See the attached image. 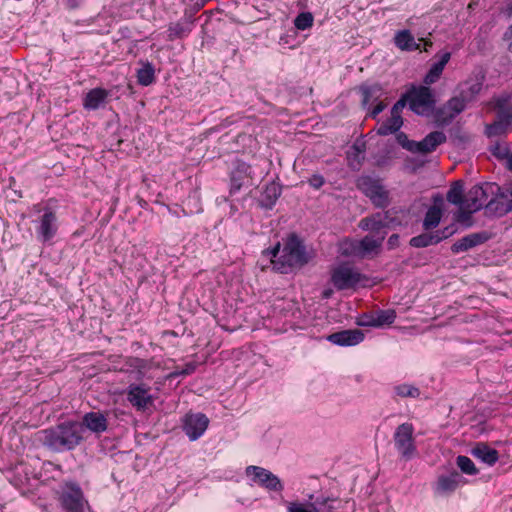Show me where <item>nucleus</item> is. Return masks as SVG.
Returning <instances> with one entry per match:
<instances>
[{"instance_id": "obj_51", "label": "nucleus", "mask_w": 512, "mask_h": 512, "mask_svg": "<svg viewBox=\"0 0 512 512\" xmlns=\"http://www.w3.org/2000/svg\"><path fill=\"white\" fill-rule=\"evenodd\" d=\"M460 207V211L457 213L456 215V220L458 222H465L467 220L470 219V215L473 213V212H469V210L465 209L463 206H459Z\"/></svg>"}, {"instance_id": "obj_2", "label": "nucleus", "mask_w": 512, "mask_h": 512, "mask_svg": "<svg viewBox=\"0 0 512 512\" xmlns=\"http://www.w3.org/2000/svg\"><path fill=\"white\" fill-rule=\"evenodd\" d=\"M43 443L56 452L76 448L84 440V429L78 421H65L43 430Z\"/></svg>"}, {"instance_id": "obj_56", "label": "nucleus", "mask_w": 512, "mask_h": 512, "mask_svg": "<svg viewBox=\"0 0 512 512\" xmlns=\"http://www.w3.org/2000/svg\"><path fill=\"white\" fill-rule=\"evenodd\" d=\"M398 242V235L397 234H393L389 237L388 239V245L390 248H393Z\"/></svg>"}, {"instance_id": "obj_23", "label": "nucleus", "mask_w": 512, "mask_h": 512, "mask_svg": "<svg viewBox=\"0 0 512 512\" xmlns=\"http://www.w3.org/2000/svg\"><path fill=\"white\" fill-rule=\"evenodd\" d=\"M471 454L489 466L494 465L499 459L498 451L485 443H477L476 446L472 448Z\"/></svg>"}, {"instance_id": "obj_24", "label": "nucleus", "mask_w": 512, "mask_h": 512, "mask_svg": "<svg viewBox=\"0 0 512 512\" xmlns=\"http://www.w3.org/2000/svg\"><path fill=\"white\" fill-rule=\"evenodd\" d=\"M109 95V92L103 88H94L90 90L83 101V106L87 110H96L100 108Z\"/></svg>"}, {"instance_id": "obj_18", "label": "nucleus", "mask_w": 512, "mask_h": 512, "mask_svg": "<svg viewBox=\"0 0 512 512\" xmlns=\"http://www.w3.org/2000/svg\"><path fill=\"white\" fill-rule=\"evenodd\" d=\"M83 429H88L95 434H102L108 428V419L106 415L100 411H91L82 417Z\"/></svg>"}, {"instance_id": "obj_35", "label": "nucleus", "mask_w": 512, "mask_h": 512, "mask_svg": "<svg viewBox=\"0 0 512 512\" xmlns=\"http://www.w3.org/2000/svg\"><path fill=\"white\" fill-rule=\"evenodd\" d=\"M438 243L439 238H435L434 233H423L410 239V245L415 248H424Z\"/></svg>"}, {"instance_id": "obj_15", "label": "nucleus", "mask_w": 512, "mask_h": 512, "mask_svg": "<svg viewBox=\"0 0 512 512\" xmlns=\"http://www.w3.org/2000/svg\"><path fill=\"white\" fill-rule=\"evenodd\" d=\"M326 339L338 346H355L364 340V333L359 329H348L332 333Z\"/></svg>"}, {"instance_id": "obj_44", "label": "nucleus", "mask_w": 512, "mask_h": 512, "mask_svg": "<svg viewBox=\"0 0 512 512\" xmlns=\"http://www.w3.org/2000/svg\"><path fill=\"white\" fill-rule=\"evenodd\" d=\"M506 129L507 128H505V126H503L501 121L497 118L496 122H494L493 124H490L486 127V134L489 137L497 136V135L504 133L506 131Z\"/></svg>"}, {"instance_id": "obj_42", "label": "nucleus", "mask_w": 512, "mask_h": 512, "mask_svg": "<svg viewBox=\"0 0 512 512\" xmlns=\"http://www.w3.org/2000/svg\"><path fill=\"white\" fill-rule=\"evenodd\" d=\"M398 144L411 153H415L416 141L409 140L408 136L403 132H398L396 135Z\"/></svg>"}, {"instance_id": "obj_33", "label": "nucleus", "mask_w": 512, "mask_h": 512, "mask_svg": "<svg viewBox=\"0 0 512 512\" xmlns=\"http://www.w3.org/2000/svg\"><path fill=\"white\" fill-rule=\"evenodd\" d=\"M402 125L403 120H399L396 119L395 117L390 116V118H388L377 128V134L381 136L394 134L399 131Z\"/></svg>"}, {"instance_id": "obj_43", "label": "nucleus", "mask_w": 512, "mask_h": 512, "mask_svg": "<svg viewBox=\"0 0 512 512\" xmlns=\"http://www.w3.org/2000/svg\"><path fill=\"white\" fill-rule=\"evenodd\" d=\"M406 105H408L406 98L404 95H402L400 99L392 106L391 116L395 117L396 119L403 120L401 114Z\"/></svg>"}, {"instance_id": "obj_48", "label": "nucleus", "mask_w": 512, "mask_h": 512, "mask_svg": "<svg viewBox=\"0 0 512 512\" xmlns=\"http://www.w3.org/2000/svg\"><path fill=\"white\" fill-rule=\"evenodd\" d=\"M265 195L270 203L273 204L280 196V190L275 185H271L266 188Z\"/></svg>"}, {"instance_id": "obj_12", "label": "nucleus", "mask_w": 512, "mask_h": 512, "mask_svg": "<svg viewBox=\"0 0 512 512\" xmlns=\"http://www.w3.org/2000/svg\"><path fill=\"white\" fill-rule=\"evenodd\" d=\"M209 419L203 413L186 414L182 421V428L191 441L199 439L206 431Z\"/></svg>"}, {"instance_id": "obj_41", "label": "nucleus", "mask_w": 512, "mask_h": 512, "mask_svg": "<svg viewBox=\"0 0 512 512\" xmlns=\"http://www.w3.org/2000/svg\"><path fill=\"white\" fill-rule=\"evenodd\" d=\"M512 101V94L511 93H502L499 96L494 98V104L495 108L498 110V112L503 111L504 109L511 108L510 103Z\"/></svg>"}, {"instance_id": "obj_27", "label": "nucleus", "mask_w": 512, "mask_h": 512, "mask_svg": "<svg viewBox=\"0 0 512 512\" xmlns=\"http://www.w3.org/2000/svg\"><path fill=\"white\" fill-rule=\"evenodd\" d=\"M396 319L394 310H381L375 317H371L369 322H358L361 326L380 327L386 324H392Z\"/></svg>"}, {"instance_id": "obj_31", "label": "nucleus", "mask_w": 512, "mask_h": 512, "mask_svg": "<svg viewBox=\"0 0 512 512\" xmlns=\"http://www.w3.org/2000/svg\"><path fill=\"white\" fill-rule=\"evenodd\" d=\"M441 217V208L438 206H431L425 214V218L423 220V228L425 230H430L437 227L441 221Z\"/></svg>"}, {"instance_id": "obj_30", "label": "nucleus", "mask_w": 512, "mask_h": 512, "mask_svg": "<svg viewBox=\"0 0 512 512\" xmlns=\"http://www.w3.org/2000/svg\"><path fill=\"white\" fill-rule=\"evenodd\" d=\"M447 200L449 203L463 206L465 202L464 187L461 181H456L447 192Z\"/></svg>"}, {"instance_id": "obj_21", "label": "nucleus", "mask_w": 512, "mask_h": 512, "mask_svg": "<svg viewBox=\"0 0 512 512\" xmlns=\"http://www.w3.org/2000/svg\"><path fill=\"white\" fill-rule=\"evenodd\" d=\"M446 135L442 131L429 133L422 141H416L415 153L427 154L433 152L439 145L446 141Z\"/></svg>"}, {"instance_id": "obj_28", "label": "nucleus", "mask_w": 512, "mask_h": 512, "mask_svg": "<svg viewBox=\"0 0 512 512\" xmlns=\"http://www.w3.org/2000/svg\"><path fill=\"white\" fill-rule=\"evenodd\" d=\"M484 77H477L476 79L468 80L464 83L461 89V94L470 102L472 101L483 88Z\"/></svg>"}, {"instance_id": "obj_8", "label": "nucleus", "mask_w": 512, "mask_h": 512, "mask_svg": "<svg viewBox=\"0 0 512 512\" xmlns=\"http://www.w3.org/2000/svg\"><path fill=\"white\" fill-rule=\"evenodd\" d=\"M358 188L370 198L376 207L384 208L389 203L388 191L379 179L371 176H362L357 181Z\"/></svg>"}, {"instance_id": "obj_59", "label": "nucleus", "mask_w": 512, "mask_h": 512, "mask_svg": "<svg viewBox=\"0 0 512 512\" xmlns=\"http://www.w3.org/2000/svg\"><path fill=\"white\" fill-rule=\"evenodd\" d=\"M369 321H370V319L369 320L364 319V320H361L360 322H369Z\"/></svg>"}, {"instance_id": "obj_57", "label": "nucleus", "mask_w": 512, "mask_h": 512, "mask_svg": "<svg viewBox=\"0 0 512 512\" xmlns=\"http://www.w3.org/2000/svg\"><path fill=\"white\" fill-rule=\"evenodd\" d=\"M431 46H432V42L431 41H426L425 42V49L424 50L427 51L428 47H431Z\"/></svg>"}, {"instance_id": "obj_17", "label": "nucleus", "mask_w": 512, "mask_h": 512, "mask_svg": "<svg viewBox=\"0 0 512 512\" xmlns=\"http://www.w3.org/2000/svg\"><path fill=\"white\" fill-rule=\"evenodd\" d=\"M490 213L503 216L512 211V189L497 194L486 205Z\"/></svg>"}, {"instance_id": "obj_29", "label": "nucleus", "mask_w": 512, "mask_h": 512, "mask_svg": "<svg viewBox=\"0 0 512 512\" xmlns=\"http://www.w3.org/2000/svg\"><path fill=\"white\" fill-rule=\"evenodd\" d=\"M313 495L309 496V500L312 501ZM337 498L330 497H318L314 502H309V506L313 509V512H331L335 510Z\"/></svg>"}, {"instance_id": "obj_55", "label": "nucleus", "mask_w": 512, "mask_h": 512, "mask_svg": "<svg viewBox=\"0 0 512 512\" xmlns=\"http://www.w3.org/2000/svg\"><path fill=\"white\" fill-rule=\"evenodd\" d=\"M65 5L69 9H76L79 7V0H65Z\"/></svg>"}, {"instance_id": "obj_60", "label": "nucleus", "mask_w": 512, "mask_h": 512, "mask_svg": "<svg viewBox=\"0 0 512 512\" xmlns=\"http://www.w3.org/2000/svg\"><path fill=\"white\" fill-rule=\"evenodd\" d=\"M510 32L512 33V24H511V27H510Z\"/></svg>"}, {"instance_id": "obj_7", "label": "nucleus", "mask_w": 512, "mask_h": 512, "mask_svg": "<svg viewBox=\"0 0 512 512\" xmlns=\"http://www.w3.org/2000/svg\"><path fill=\"white\" fill-rule=\"evenodd\" d=\"M500 191L495 183H483L474 185L465 195L464 208L469 212H477L483 207L486 208L490 195Z\"/></svg>"}, {"instance_id": "obj_11", "label": "nucleus", "mask_w": 512, "mask_h": 512, "mask_svg": "<svg viewBox=\"0 0 512 512\" xmlns=\"http://www.w3.org/2000/svg\"><path fill=\"white\" fill-rule=\"evenodd\" d=\"M362 279L361 274L349 265H339L331 275V281L338 290H345L356 286Z\"/></svg>"}, {"instance_id": "obj_49", "label": "nucleus", "mask_w": 512, "mask_h": 512, "mask_svg": "<svg viewBox=\"0 0 512 512\" xmlns=\"http://www.w3.org/2000/svg\"><path fill=\"white\" fill-rule=\"evenodd\" d=\"M308 183L311 187L319 189L324 185L325 180L322 175L314 174L309 178Z\"/></svg>"}, {"instance_id": "obj_58", "label": "nucleus", "mask_w": 512, "mask_h": 512, "mask_svg": "<svg viewBox=\"0 0 512 512\" xmlns=\"http://www.w3.org/2000/svg\"><path fill=\"white\" fill-rule=\"evenodd\" d=\"M509 50L512 51V41L509 43Z\"/></svg>"}, {"instance_id": "obj_39", "label": "nucleus", "mask_w": 512, "mask_h": 512, "mask_svg": "<svg viewBox=\"0 0 512 512\" xmlns=\"http://www.w3.org/2000/svg\"><path fill=\"white\" fill-rule=\"evenodd\" d=\"M456 463L459 469L465 474L476 475L478 473V469L476 468L475 464L467 456H458L456 459Z\"/></svg>"}, {"instance_id": "obj_16", "label": "nucleus", "mask_w": 512, "mask_h": 512, "mask_svg": "<svg viewBox=\"0 0 512 512\" xmlns=\"http://www.w3.org/2000/svg\"><path fill=\"white\" fill-rule=\"evenodd\" d=\"M251 179V166L243 161L237 162L230 178V193L235 194L239 192L244 185L250 183Z\"/></svg>"}, {"instance_id": "obj_52", "label": "nucleus", "mask_w": 512, "mask_h": 512, "mask_svg": "<svg viewBox=\"0 0 512 512\" xmlns=\"http://www.w3.org/2000/svg\"><path fill=\"white\" fill-rule=\"evenodd\" d=\"M196 369V366L195 364L193 363H188L186 364L185 368L183 370H176L173 374L175 376H184V375H189V374H192Z\"/></svg>"}, {"instance_id": "obj_54", "label": "nucleus", "mask_w": 512, "mask_h": 512, "mask_svg": "<svg viewBox=\"0 0 512 512\" xmlns=\"http://www.w3.org/2000/svg\"><path fill=\"white\" fill-rule=\"evenodd\" d=\"M386 108V104L382 101L378 102L370 112V116L372 118H376L384 109Z\"/></svg>"}, {"instance_id": "obj_37", "label": "nucleus", "mask_w": 512, "mask_h": 512, "mask_svg": "<svg viewBox=\"0 0 512 512\" xmlns=\"http://www.w3.org/2000/svg\"><path fill=\"white\" fill-rule=\"evenodd\" d=\"M154 68L152 64L146 63L143 65L142 68H140L137 71V80L138 83L143 86H148L154 82L155 76H154Z\"/></svg>"}, {"instance_id": "obj_5", "label": "nucleus", "mask_w": 512, "mask_h": 512, "mask_svg": "<svg viewBox=\"0 0 512 512\" xmlns=\"http://www.w3.org/2000/svg\"><path fill=\"white\" fill-rule=\"evenodd\" d=\"M407 104L415 114L429 115L435 107V95L427 85H412L404 94Z\"/></svg>"}, {"instance_id": "obj_26", "label": "nucleus", "mask_w": 512, "mask_h": 512, "mask_svg": "<svg viewBox=\"0 0 512 512\" xmlns=\"http://www.w3.org/2000/svg\"><path fill=\"white\" fill-rule=\"evenodd\" d=\"M469 101L460 93V96L452 97L443 107V112L449 120L459 115Z\"/></svg>"}, {"instance_id": "obj_25", "label": "nucleus", "mask_w": 512, "mask_h": 512, "mask_svg": "<svg viewBox=\"0 0 512 512\" xmlns=\"http://www.w3.org/2000/svg\"><path fill=\"white\" fill-rule=\"evenodd\" d=\"M393 42L401 51H415L420 48L415 42L414 36L408 29L399 30L395 33Z\"/></svg>"}, {"instance_id": "obj_40", "label": "nucleus", "mask_w": 512, "mask_h": 512, "mask_svg": "<svg viewBox=\"0 0 512 512\" xmlns=\"http://www.w3.org/2000/svg\"><path fill=\"white\" fill-rule=\"evenodd\" d=\"M313 15L310 12L300 13L294 20V25L298 30H306L313 25Z\"/></svg>"}, {"instance_id": "obj_50", "label": "nucleus", "mask_w": 512, "mask_h": 512, "mask_svg": "<svg viewBox=\"0 0 512 512\" xmlns=\"http://www.w3.org/2000/svg\"><path fill=\"white\" fill-rule=\"evenodd\" d=\"M454 232H455V229L453 227H445L442 230L436 231L434 233V235H435V238H439V242H441L442 240L452 236L454 234Z\"/></svg>"}, {"instance_id": "obj_3", "label": "nucleus", "mask_w": 512, "mask_h": 512, "mask_svg": "<svg viewBox=\"0 0 512 512\" xmlns=\"http://www.w3.org/2000/svg\"><path fill=\"white\" fill-rule=\"evenodd\" d=\"M386 214L376 213L371 217L360 220L359 227L362 230H369L372 234L366 235L360 240V257H373L379 254L382 243L387 232Z\"/></svg>"}, {"instance_id": "obj_13", "label": "nucleus", "mask_w": 512, "mask_h": 512, "mask_svg": "<svg viewBox=\"0 0 512 512\" xmlns=\"http://www.w3.org/2000/svg\"><path fill=\"white\" fill-rule=\"evenodd\" d=\"M126 395L128 402L138 411L146 410L153 403L150 387L146 384H130Z\"/></svg>"}, {"instance_id": "obj_47", "label": "nucleus", "mask_w": 512, "mask_h": 512, "mask_svg": "<svg viewBox=\"0 0 512 512\" xmlns=\"http://www.w3.org/2000/svg\"><path fill=\"white\" fill-rule=\"evenodd\" d=\"M288 512H313V509L309 506V503L291 502L288 505Z\"/></svg>"}, {"instance_id": "obj_36", "label": "nucleus", "mask_w": 512, "mask_h": 512, "mask_svg": "<svg viewBox=\"0 0 512 512\" xmlns=\"http://www.w3.org/2000/svg\"><path fill=\"white\" fill-rule=\"evenodd\" d=\"M361 91L363 94V103L368 104L370 102H374L379 99L383 94V89L379 84H373L370 86L361 87Z\"/></svg>"}, {"instance_id": "obj_4", "label": "nucleus", "mask_w": 512, "mask_h": 512, "mask_svg": "<svg viewBox=\"0 0 512 512\" xmlns=\"http://www.w3.org/2000/svg\"><path fill=\"white\" fill-rule=\"evenodd\" d=\"M58 502L63 512H90V505L76 482H66L61 487Z\"/></svg>"}, {"instance_id": "obj_1", "label": "nucleus", "mask_w": 512, "mask_h": 512, "mask_svg": "<svg viewBox=\"0 0 512 512\" xmlns=\"http://www.w3.org/2000/svg\"><path fill=\"white\" fill-rule=\"evenodd\" d=\"M265 253L272 257L273 269L282 274L290 273L294 269L304 266L311 258L303 242L295 234L287 237L281 251L280 243H277L274 248Z\"/></svg>"}, {"instance_id": "obj_19", "label": "nucleus", "mask_w": 512, "mask_h": 512, "mask_svg": "<svg viewBox=\"0 0 512 512\" xmlns=\"http://www.w3.org/2000/svg\"><path fill=\"white\" fill-rule=\"evenodd\" d=\"M489 239V236L486 232H480V233H472L469 235H466L456 241L451 246V251L455 254L468 251L471 248H474L480 244H483Z\"/></svg>"}, {"instance_id": "obj_53", "label": "nucleus", "mask_w": 512, "mask_h": 512, "mask_svg": "<svg viewBox=\"0 0 512 512\" xmlns=\"http://www.w3.org/2000/svg\"><path fill=\"white\" fill-rule=\"evenodd\" d=\"M130 366L141 372L147 368V362L140 358H134Z\"/></svg>"}, {"instance_id": "obj_38", "label": "nucleus", "mask_w": 512, "mask_h": 512, "mask_svg": "<svg viewBox=\"0 0 512 512\" xmlns=\"http://www.w3.org/2000/svg\"><path fill=\"white\" fill-rule=\"evenodd\" d=\"M394 392L397 396L402 398H418L420 396V390L414 385L410 384H399L394 387Z\"/></svg>"}, {"instance_id": "obj_14", "label": "nucleus", "mask_w": 512, "mask_h": 512, "mask_svg": "<svg viewBox=\"0 0 512 512\" xmlns=\"http://www.w3.org/2000/svg\"><path fill=\"white\" fill-rule=\"evenodd\" d=\"M467 483L466 479L457 471L440 475L436 481L434 492L444 496L453 493L457 488Z\"/></svg>"}, {"instance_id": "obj_6", "label": "nucleus", "mask_w": 512, "mask_h": 512, "mask_svg": "<svg viewBox=\"0 0 512 512\" xmlns=\"http://www.w3.org/2000/svg\"><path fill=\"white\" fill-rule=\"evenodd\" d=\"M414 430L412 423L405 422L400 424L393 434L395 448L405 460H411L417 453Z\"/></svg>"}, {"instance_id": "obj_10", "label": "nucleus", "mask_w": 512, "mask_h": 512, "mask_svg": "<svg viewBox=\"0 0 512 512\" xmlns=\"http://www.w3.org/2000/svg\"><path fill=\"white\" fill-rule=\"evenodd\" d=\"M36 223V236L42 243L50 242L57 234L58 224L57 216L50 208H45L43 214Z\"/></svg>"}, {"instance_id": "obj_20", "label": "nucleus", "mask_w": 512, "mask_h": 512, "mask_svg": "<svg viewBox=\"0 0 512 512\" xmlns=\"http://www.w3.org/2000/svg\"><path fill=\"white\" fill-rule=\"evenodd\" d=\"M194 27V19L185 17L177 22L168 25V40L174 41L187 37Z\"/></svg>"}, {"instance_id": "obj_34", "label": "nucleus", "mask_w": 512, "mask_h": 512, "mask_svg": "<svg viewBox=\"0 0 512 512\" xmlns=\"http://www.w3.org/2000/svg\"><path fill=\"white\" fill-rule=\"evenodd\" d=\"M364 144H354L351 150L347 153L349 166L353 169H358L361 165V161L364 158Z\"/></svg>"}, {"instance_id": "obj_45", "label": "nucleus", "mask_w": 512, "mask_h": 512, "mask_svg": "<svg viewBox=\"0 0 512 512\" xmlns=\"http://www.w3.org/2000/svg\"><path fill=\"white\" fill-rule=\"evenodd\" d=\"M496 150L497 152H495L494 154L499 158H505L507 160L508 169L512 171V151L510 152L506 146H497Z\"/></svg>"}, {"instance_id": "obj_46", "label": "nucleus", "mask_w": 512, "mask_h": 512, "mask_svg": "<svg viewBox=\"0 0 512 512\" xmlns=\"http://www.w3.org/2000/svg\"><path fill=\"white\" fill-rule=\"evenodd\" d=\"M497 118L505 128L512 126V107L497 113Z\"/></svg>"}, {"instance_id": "obj_32", "label": "nucleus", "mask_w": 512, "mask_h": 512, "mask_svg": "<svg viewBox=\"0 0 512 512\" xmlns=\"http://www.w3.org/2000/svg\"><path fill=\"white\" fill-rule=\"evenodd\" d=\"M339 252L343 256L360 257V241L346 238L339 243Z\"/></svg>"}, {"instance_id": "obj_22", "label": "nucleus", "mask_w": 512, "mask_h": 512, "mask_svg": "<svg viewBox=\"0 0 512 512\" xmlns=\"http://www.w3.org/2000/svg\"><path fill=\"white\" fill-rule=\"evenodd\" d=\"M437 56H439V60L431 65L423 79V83L427 86L436 83L440 79L445 66L451 59L450 52H443L437 54Z\"/></svg>"}, {"instance_id": "obj_9", "label": "nucleus", "mask_w": 512, "mask_h": 512, "mask_svg": "<svg viewBox=\"0 0 512 512\" xmlns=\"http://www.w3.org/2000/svg\"><path fill=\"white\" fill-rule=\"evenodd\" d=\"M245 474L251 477L254 483L269 491L281 492L284 489L279 477L263 467L250 465L246 467Z\"/></svg>"}]
</instances>
